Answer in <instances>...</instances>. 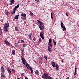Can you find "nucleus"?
<instances>
[{
	"label": "nucleus",
	"instance_id": "nucleus-4",
	"mask_svg": "<svg viewBox=\"0 0 79 79\" xmlns=\"http://www.w3.org/2000/svg\"><path fill=\"white\" fill-rule=\"evenodd\" d=\"M39 27L40 30H43L45 28V26L44 25H41L40 26H39Z\"/></svg>",
	"mask_w": 79,
	"mask_h": 79
},
{
	"label": "nucleus",
	"instance_id": "nucleus-37",
	"mask_svg": "<svg viewBox=\"0 0 79 79\" xmlns=\"http://www.w3.org/2000/svg\"><path fill=\"white\" fill-rule=\"evenodd\" d=\"M44 57L45 60H47V56H44Z\"/></svg>",
	"mask_w": 79,
	"mask_h": 79
},
{
	"label": "nucleus",
	"instance_id": "nucleus-31",
	"mask_svg": "<svg viewBox=\"0 0 79 79\" xmlns=\"http://www.w3.org/2000/svg\"><path fill=\"white\" fill-rule=\"evenodd\" d=\"M63 22L62 21L61 23V27H63Z\"/></svg>",
	"mask_w": 79,
	"mask_h": 79
},
{
	"label": "nucleus",
	"instance_id": "nucleus-36",
	"mask_svg": "<svg viewBox=\"0 0 79 79\" xmlns=\"http://www.w3.org/2000/svg\"><path fill=\"white\" fill-rule=\"evenodd\" d=\"M24 73H23L21 74V77H22V76H24Z\"/></svg>",
	"mask_w": 79,
	"mask_h": 79
},
{
	"label": "nucleus",
	"instance_id": "nucleus-1",
	"mask_svg": "<svg viewBox=\"0 0 79 79\" xmlns=\"http://www.w3.org/2000/svg\"><path fill=\"white\" fill-rule=\"evenodd\" d=\"M22 62L24 65H26V67L28 69H30V71L31 73H33V70H32V67H30L29 64L26 62V61L25 59L24 58H22Z\"/></svg>",
	"mask_w": 79,
	"mask_h": 79
},
{
	"label": "nucleus",
	"instance_id": "nucleus-15",
	"mask_svg": "<svg viewBox=\"0 0 79 79\" xmlns=\"http://www.w3.org/2000/svg\"><path fill=\"white\" fill-rule=\"evenodd\" d=\"M62 28H63L62 30L63 31L66 30V27H65V26H63V27H62Z\"/></svg>",
	"mask_w": 79,
	"mask_h": 79
},
{
	"label": "nucleus",
	"instance_id": "nucleus-43",
	"mask_svg": "<svg viewBox=\"0 0 79 79\" xmlns=\"http://www.w3.org/2000/svg\"><path fill=\"white\" fill-rule=\"evenodd\" d=\"M39 63H42V62L40 60L39 61Z\"/></svg>",
	"mask_w": 79,
	"mask_h": 79
},
{
	"label": "nucleus",
	"instance_id": "nucleus-49",
	"mask_svg": "<svg viewBox=\"0 0 79 79\" xmlns=\"http://www.w3.org/2000/svg\"><path fill=\"white\" fill-rule=\"evenodd\" d=\"M37 2H39V1H37Z\"/></svg>",
	"mask_w": 79,
	"mask_h": 79
},
{
	"label": "nucleus",
	"instance_id": "nucleus-23",
	"mask_svg": "<svg viewBox=\"0 0 79 79\" xmlns=\"http://www.w3.org/2000/svg\"><path fill=\"white\" fill-rule=\"evenodd\" d=\"M48 50L50 52H52V49L50 48V47H48Z\"/></svg>",
	"mask_w": 79,
	"mask_h": 79
},
{
	"label": "nucleus",
	"instance_id": "nucleus-27",
	"mask_svg": "<svg viewBox=\"0 0 79 79\" xmlns=\"http://www.w3.org/2000/svg\"><path fill=\"white\" fill-rule=\"evenodd\" d=\"M19 5L18 4L17 5V6H15V8L16 9L18 8H19Z\"/></svg>",
	"mask_w": 79,
	"mask_h": 79
},
{
	"label": "nucleus",
	"instance_id": "nucleus-25",
	"mask_svg": "<svg viewBox=\"0 0 79 79\" xmlns=\"http://www.w3.org/2000/svg\"><path fill=\"white\" fill-rule=\"evenodd\" d=\"M39 73V72L37 70L35 72V74H36L37 75H38Z\"/></svg>",
	"mask_w": 79,
	"mask_h": 79
},
{
	"label": "nucleus",
	"instance_id": "nucleus-41",
	"mask_svg": "<svg viewBox=\"0 0 79 79\" xmlns=\"http://www.w3.org/2000/svg\"><path fill=\"white\" fill-rule=\"evenodd\" d=\"M21 42L22 44H23V43H24V40H21Z\"/></svg>",
	"mask_w": 79,
	"mask_h": 79
},
{
	"label": "nucleus",
	"instance_id": "nucleus-42",
	"mask_svg": "<svg viewBox=\"0 0 79 79\" xmlns=\"http://www.w3.org/2000/svg\"><path fill=\"white\" fill-rule=\"evenodd\" d=\"M25 79H28V78H27V77H25Z\"/></svg>",
	"mask_w": 79,
	"mask_h": 79
},
{
	"label": "nucleus",
	"instance_id": "nucleus-24",
	"mask_svg": "<svg viewBox=\"0 0 79 79\" xmlns=\"http://www.w3.org/2000/svg\"><path fill=\"white\" fill-rule=\"evenodd\" d=\"M43 59V58L42 57H40L39 58V60L40 61H41V60H42Z\"/></svg>",
	"mask_w": 79,
	"mask_h": 79
},
{
	"label": "nucleus",
	"instance_id": "nucleus-48",
	"mask_svg": "<svg viewBox=\"0 0 79 79\" xmlns=\"http://www.w3.org/2000/svg\"><path fill=\"white\" fill-rule=\"evenodd\" d=\"M17 79H21L20 78H17Z\"/></svg>",
	"mask_w": 79,
	"mask_h": 79
},
{
	"label": "nucleus",
	"instance_id": "nucleus-6",
	"mask_svg": "<svg viewBox=\"0 0 79 79\" xmlns=\"http://www.w3.org/2000/svg\"><path fill=\"white\" fill-rule=\"evenodd\" d=\"M37 21L38 22V23H39L40 25H44V23H43L42 22L40 21L39 20H37Z\"/></svg>",
	"mask_w": 79,
	"mask_h": 79
},
{
	"label": "nucleus",
	"instance_id": "nucleus-7",
	"mask_svg": "<svg viewBox=\"0 0 79 79\" xmlns=\"http://www.w3.org/2000/svg\"><path fill=\"white\" fill-rule=\"evenodd\" d=\"M1 72H2L3 73H5V69H4V68L2 67L1 68Z\"/></svg>",
	"mask_w": 79,
	"mask_h": 79
},
{
	"label": "nucleus",
	"instance_id": "nucleus-44",
	"mask_svg": "<svg viewBox=\"0 0 79 79\" xmlns=\"http://www.w3.org/2000/svg\"><path fill=\"white\" fill-rule=\"evenodd\" d=\"M12 71H13V72H15V70H14V69H12Z\"/></svg>",
	"mask_w": 79,
	"mask_h": 79
},
{
	"label": "nucleus",
	"instance_id": "nucleus-50",
	"mask_svg": "<svg viewBox=\"0 0 79 79\" xmlns=\"http://www.w3.org/2000/svg\"><path fill=\"white\" fill-rule=\"evenodd\" d=\"M35 0V1H37L38 0Z\"/></svg>",
	"mask_w": 79,
	"mask_h": 79
},
{
	"label": "nucleus",
	"instance_id": "nucleus-35",
	"mask_svg": "<svg viewBox=\"0 0 79 79\" xmlns=\"http://www.w3.org/2000/svg\"><path fill=\"white\" fill-rule=\"evenodd\" d=\"M27 45V44H25L23 45V47H26Z\"/></svg>",
	"mask_w": 79,
	"mask_h": 79
},
{
	"label": "nucleus",
	"instance_id": "nucleus-30",
	"mask_svg": "<svg viewBox=\"0 0 79 79\" xmlns=\"http://www.w3.org/2000/svg\"><path fill=\"white\" fill-rule=\"evenodd\" d=\"M51 19H53V13H51Z\"/></svg>",
	"mask_w": 79,
	"mask_h": 79
},
{
	"label": "nucleus",
	"instance_id": "nucleus-29",
	"mask_svg": "<svg viewBox=\"0 0 79 79\" xmlns=\"http://www.w3.org/2000/svg\"><path fill=\"white\" fill-rule=\"evenodd\" d=\"M30 13L31 15V16H33V15H34L33 13H32V12L31 11H30Z\"/></svg>",
	"mask_w": 79,
	"mask_h": 79
},
{
	"label": "nucleus",
	"instance_id": "nucleus-21",
	"mask_svg": "<svg viewBox=\"0 0 79 79\" xmlns=\"http://www.w3.org/2000/svg\"><path fill=\"white\" fill-rule=\"evenodd\" d=\"M32 35V33H31L30 34H29L28 35V37H29V39H31V36Z\"/></svg>",
	"mask_w": 79,
	"mask_h": 79
},
{
	"label": "nucleus",
	"instance_id": "nucleus-46",
	"mask_svg": "<svg viewBox=\"0 0 79 79\" xmlns=\"http://www.w3.org/2000/svg\"><path fill=\"white\" fill-rule=\"evenodd\" d=\"M66 79H69V77H67Z\"/></svg>",
	"mask_w": 79,
	"mask_h": 79
},
{
	"label": "nucleus",
	"instance_id": "nucleus-14",
	"mask_svg": "<svg viewBox=\"0 0 79 79\" xmlns=\"http://www.w3.org/2000/svg\"><path fill=\"white\" fill-rule=\"evenodd\" d=\"M10 2V5H13L15 3V1H14V0H11Z\"/></svg>",
	"mask_w": 79,
	"mask_h": 79
},
{
	"label": "nucleus",
	"instance_id": "nucleus-28",
	"mask_svg": "<svg viewBox=\"0 0 79 79\" xmlns=\"http://www.w3.org/2000/svg\"><path fill=\"white\" fill-rule=\"evenodd\" d=\"M39 42L40 43L41 42H42V39H41V38L40 37L39 38Z\"/></svg>",
	"mask_w": 79,
	"mask_h": 79
},
{
	"label": "nucleus",
	"instance_id": "nucleus-26",
	"mask_svg": "<svg viewBox=\"0 0 79 79\" xmlns=\"http://www.w3.org/2000/svg\"><path fill=\"white\" fill-rule=\"evenodd\" d=\"M12 55H15V50L12 51Z\"/></svg>",
	"mask_w": 79,
	"mask_h": 79
},
{
	"label": "nucleus",
	"instance_id": "nucleus-18",
	"mask_svg": "<svg viewBox=\"0 0 79 79\" xmlns=\"http://www.w3.org/2000/svg\"><path fill=\"white\" fill-rule=\"evenodd\" d=\"M18 16H19V15H17L16 16H15L14 17V19H18Z\"/></svg>",
	"mask_w": 79,
	"mask_h": 79
},
{
	"label": "nucleus",
	"instance_id": "nucleus-17",
	"mask_svg": "<svg viewBox=\"0 0 79 79\" xmlns=\"http://www.w3.org/2000/svg\"><path fill=\"white\" fill-rule=\"evenodd\" d=\"M46 79H53L51 77H50L49 76H48H48L47 77Z\"/></svg>",
	"mask_w": 79,
	"mask_h": 79
},
{
	"label": "nucleus",
	"instance_id": "nucleus-9",
	"mask_svg": "<svg viewBox=\"0 0 79 79\" xmlns=\"http://www.w3.org/2000/svg\"><path fill=\"white\" fill-rule=\"evenodd\" d=\"M51 64L52 65V66H53L54 68L55 67V62L53 61H51Z\"/></svg>",
	"mask_w": 79,
	"mask_h": 79
},
{
	"label": "nucleus",
	"instance_id": "nucleus-39",
	"mask_svg": "<svg viewBox=\"0 0 79 79\" xmlns=\"http://www.w3.org/2000/svg\"><path fill=\"white\" fill-rule=\"evenodd\" d=\"M54 43V45H56V42L55 41H53Z\"/></svg>",
	"mask_w": 79,
	"mask_h": 79
},
{
	"label": "nucleus",
	"instance_id": "nucleus-2",
	"mask_svg": "<svg viewBox=\"0 0 79 79\" xmlns=\"http://www.w3.org/2000/svg\"><path fill=\"white\" fill-rule=\"evenodd\" d=\"M4 25L5 26L4 27V31L8 32V29L9 27V23H6Z\"/></svg>",
	"mask_w": 79,
	"mask_h": 79
},
{
	"label": "nucleus",
	"instance_id": "nucleus-47",
	"mask_svg": "<svg viewBox=\"0 0 79 79\" xmlns=\"http://www.w3.org/2000/svg\"><path fill=\"white\" fill-rule=\"evenodd\" d=\"M0 31H2V30H1V28L0 27Z\"/></svg>",
	"mask_w": 79,
	"mask_h": 79
},
{
	"label": "nucleus",
	"instance_id": "nucleus-3",
	"mask_svg": "<svg viewBox=\"0 0 79 79\" xmlns=\"http://www.w3.org/2000/svg\"><path fill=\"white\" fill-rule=\"evenodd\" d=\"M48 74L47 73H44L43 75L42 76V77L43 79H46L47 76H48Z\"/></svg>",
	"mask_w": 79,
	"mask_h": 79
},
{
	"label": "nucleus",
	"instance_id": "nucleus-38",
	"mask_svg": "<svg viewBox=\"0 0 79 79\" xmlns=\"http://www.w3.org/2000/svg\"><path fill=\"white\" fill-rule=\"evenodd\" d=\"M6 13L7 15H9L10 14V12L7 11L6 12Z\"/></svg>",
	"mask_w": 79,
	"mask_h": 79
},
{
	"label": "nucleus",
	"instance_id": "nucleus-12",
	"mask_svg": "<svg viewBox=\"0 0 79 79\" xmlns=\"http://www.w3.org/2000/svg\"><path fill=\"white\" fill-rule=\"evenodd\" d=\"M21 15L22 17H26V14L25 13H22Z\"/></svg>",
	"mask_w": 79,
	"mask_h": 79
},
{
	"label": "nucleus",
	"instance_id": "nucleus-34",
	"mask_svg": "<svg viewBox=\"0 0 79 79\" xmlns=\"http://www.w3.org/2000/svg\"><path fill=\"white\" fill-rule=\"evenodd\" d=\"M0 35L1 36H2L3 35L2 34V31H0Z\"/></svg>",
	"mask_w": 79,
	"mask_h": 79
},
{
	"label": "nucleus",
	"instance_id": "nucleus-11",
	"mask_svg": "<svg viewBox=\"0 0 79 79\" xmlns=\"http://www.w3.org/2000/svg\"><path fill=\"white\" fill-rule=\"evenodd\" d=\"M5 43H6V44L7 45H10V43L8 41L5 40Z\"/></svg>",
	"mask_w": 79,
	"mask_h": 79
},
{
	"label": "nucleus",
	"instance_id": "nucleus-13",
	"mask_svg": "<svg viewBox=\"0 0 79 79\" xmlns=\"http://www.w3.org/2000/svg\"><path fill=\"white\" fill-rule=\"evenodd\" d=\"M43 33H40V36L41 38V39H42V40H44V36H43Z\"/></svg>",
	"mask_w": 79,
	"mask_h": 79
},
{
	"label": "nucleus",
	"instance_id": "nucleus-53",
	"mask_svg": "<svg viewBox=\"0 0 79 79\" xmlns=\"http://www.w3.org/2000/svg\"><path fill=\"white\" fill-rule=\"evenodd\" d=\"M22 52H23V50H22Z\"/></svg>",
	"mask_w": 79,
	"mask_h": 79
},
{
	"label": "nucleus",
	"instance_id": "nucleus-5",
	"mask_svg": "<svg viewBox=\"0 0 79 79\" xmlns=\"http://www.w3.org/2000/svg\"><path fill=\"white\" fill-rule=\"evenodd\" d=\"M7 71L9 73V76L11 75V70L9 68H8L7 69Z\"/></svg>",
	"mask_w": 79,
	"mask_h": 79
},
{
	"label": "nucleus",
	"instance_id": "nucleus-33",
	"mask_svg": "<svg viewBox=\"0 0 79 79\" xmlns=\"http://www.w3.org/2000/svg\"><path fill=\"white\" fill-rule=\"evenodd\" d=\"M15 30L16 31H18V27H15Z\"/></svg>",
	"mask_w": 79,
	"mask_h": 79
},
{
	"label": "nucleus",
	"instance_id": "nucleus-22",
	"mask_svg": "<svg viewBox=\"0 0 79 79\" xmlns=\"http://www.w3.org/2000/svg\"><path fill=\"white\" fill-rule=\"evenodd\" d=\"M48 45L50 47H53V44L51 43H48Z\"/></svg>",
	"mask_w": 79,
	"mask_h": 79
},
{
	"label": "nucleus",
	"instance_id": "nucleus-45",
	"mask_svg": "<svg viewBox=\"0 0 79 79\" xmlns=\"http://www.w3.org/2000/svg\"><path fill=\"white\" fill-rule=\"evenodd\" d=\"M66 16H68V15L67 13H66Z\"/></svg>",
	"mask_w": 79,
	"mask_h": 79
},
{
	"label": "nucleus",
	"instance_id": "nucleus-32",
	"mask_svg": "<svg viewBox=\"0 0 79 79\" xmlns=\"http://www.w3.org/2000/svg\"><path fill=\"white\" fill-rule=\"evenodd\" d=\"M51 42H52V39H50L49 40V44H51Z\"/></svg>",
	"mask_w": 79,
	"mask_h": 79
},
{
	"label": "nucleus",
	"instance_id": "nucleus-20",
	"mask_svg": "<svg viewBox=\"0 0 79 79\" xmlns=\"http://www.w3.org/2000/svg\"><path fill=\"white\" fill-rule=\"evenodd\" d=\"M55 67H56V69H57V70H58V68H59V66H58V64H56Z\"/></svg>",
	"mask_w": 79,
	"mask_h": 79
},
{
	"label": "nucleus",
	"instance_id": "nucleus-40",
	"mask_svg": "<svg viewBox=\"0 0 79 79\" xmlns=\"http://www.w3.org/2000/svg\"><path fill=\"white\" fill-rule=\"evenodd\" d=\"M33 40H34L35 41L36 40V39H35V37H34L33 38Z\"/></svg>",
	"mask_w": 79,
	"mask_h": 79
},
{
	"label": "nucleus",
	"instance_id": "nucleus-8",
	"mask_svg": "<svg viewBox=\"0 0 79 79\" xmlns=\"http://www.w3.org/2000/svg\"><path fill=\"white\" fill-rule=\"evenodd\" d=\"M16 8H14L13 9V11H12L11 12L12 15H13V14H15V12H16Z\"/></svg>",
	"mask_w": 79,
	"mask_h": 79
},
{
	"label": "nucleus",
	"instance_id": "nucleus-51",
	"mask_svg": "<svg viewBox=\"0 0 79 79\" xmlns=\"http://www.w3.org/2000/svg\"><path fill=\"white\" fill-rule=\"evenodd\" d=\"M62 62H63V60H62Z\"/></svg>",
	"mask_w": 79,
	"mask_h": 79
},
{
	"label": "nucleus",
	"instance_id": "nucleus-16",
	"mask_svg": "<svg viewBox=\"0 0 79 79\" xmlns=\"http://www.w3.org/2000/svg\"><path fill=\"white\" fill-rule=\"evenodd\" d=\"M21 18L23 21H25L26 20V17H21Z\"/></svg>",
	"mask_w": 79,
	"mask_h": 79
},
{
	"label": "nucleus",
	"instance_id": "nucleus-19",
	"mask_svg": "<svg viewBox=\"0 0 79 79\" xmlns=\"http://www.w3.org/2000/svg\"><path fill=\"white\" fill-rule=\"evenodd\" d=\"M77 69V68H76V67H75V72H74V76H76V73H77V71L76 70Z\"/></svg>",
	"mask_w": 79,
	"mask_h": 79
},
{
	"label": "nucleus",
	"instance_id": "nucleus-10",
	"mask_svg": "<svg viewBox=\"0 0 79 79\" xmlns=\"http://www.w3.org/2000/svg\"><path fill=\"white\" fill-rule=\"evenodd\" d=\"M1 79H4L5 78V75L3 74V73H1Z\"/></svg>",
	"mask_w": 79,
	"mask_h": 79
},
{
	"label": "nucleus",
	"instance_id": "nucleus-52",
	"mask_svg": "<svg viewBox=\"0 0 79 79\" xmlns=\"http://www.w3.org/2000/svg\"><path fill=\"white\" fill-rule=\"evenodd\" d=\"M78 11H79V9H78Z\"/></svg>",
	"mask_w": 79,
	"mask_h": 79
}]
</instances>
